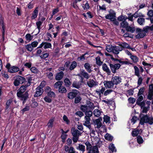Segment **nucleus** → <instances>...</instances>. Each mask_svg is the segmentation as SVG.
Returning a JSON list of instances; mask_svg holds the SVG:
<instances>
[{
    "instance_id": "23",
    "label": "nucleus",
    "mask_w": 153,
    "mask_h": 153,
    "mask_svg": "<svg viewBox=\"0 0 153 153\" xmlns=\"http://www.w3.org/2000/svg\"><path fill=\"white\" fill-rule=\"evenodd\" d=\"M64 85L67 88L69 87L71 84V82L70 80L67 78H65L64 81Z\"/></svg>"
},
{
    "instance_id": "10",
    "label": "nucleus",
    "mask_w": 153,
    "mask_h": 153,
    "mask_svg": "<svg viewBox=\"0 0 153 153\" xmlns=\"http://www.w3.org/2000/svg\"><path fill=\"white\" fill-rule=\"evenodd\" d=\"M109 66L112 72L113 73H115L116 72V70L120 68L121 65L119 63H117L113 64L111 63L109 64Z\"/></svg>"
},
{
    "instance_id": "30",
    "label": "nucleus",
    "mask_w": 153,
    "mask_h": 153,
    "mask_svg": "<svg viewBox=\"0 0 153 153\" xmlns=\"http://www.w3.org/2000/svg\"><path fill=\"white\" fill-rule=\"evenodd\" d=\"M130 57L134 63H136L139 61L138 58L135 55H132Z\"/></svg>"
},
{
    "instance_id": "46",
    "label": "nucleus",
    "mask_w": 153,
    "mask_h": 153,
    "mask_svg": "<svg viewBox=\"0 0 153 153\" xmlns=\"http://www.w3.org/2000/svg\"><path fill=\"white\" fill-rule=\"evenodd\" d=\"M96 63L99 66H100L102 63V62L101 61L100 57L97 56L96 58Z\"/></svg>"
},
{
    "instance_id": "18",
    "label": "nucleus",
    "mask_w": 153,
    "mask_h": 153,
    "mask_svg": "<svg viewBox=\"0 0 153 153\" xmlns=\"http://www.w3.org/2000/svg\"><path fill=\"white\" fill-rule=\"evenodd\" d=\"M71 133L73 136L79 137L81 135L80 132L77 129H75L74 128L71 129Z\"/></svg>"
},
{
    "instance_id": "5",
    "label": "nucleus",
    "mask_w": 153,
    "mask_h": 153,
    "mask_svg": "<svg viewBox=\"0 0 153 153\" xmlns=\"http://www.w3.org/2000/svg\"><path fill=\"white\" fill-rule=\"evenodd\" d=\"M25 81V79L24 77L18 76L16 77V79L14 82L13 84L15 86H18L20 84H22Z\"/></svg>"
},
{
    "instance_id": "48",
    "label": "nucleus",
    "mask_w": 153,
    "mask_h": 153,
    "mask_svg": "<svg viewBox=\"0 0 153 153\" xmlns=\"http://www.w3.org/2000/svg\"><path fill=\"white\" fill-rule=\"evenodd\" d=\"M51 47V43L47 42H44V48L47 49L50 48Z\"/></svg>"
},
{
    "instance_id": "44",
    "label": "nucleus",
    "mask_w": 153,
    "mask_h": 153,
    "mask_svg": "<svg viewBox=\"0 0 153 153\" xmlns=\"http://www.w3.org/2000/svg\"><path fill=\"white\" fill-rule=\"evenodd\" d=\"M127 19V17L125 15H121L118 17V20L120 21H126Z\"/></svg>"
},
{
    "instance_id": "62",
    "label": "nucleus",
    "mask_w": 153,
    "mask_h": 153,
    "mask_svg": "<svg viewBox=\"0 0 153 153\" xmlns=\"http://www.w3.org/2000/svg\"><path fill=\"white\" fill-rule=\"evenodd\" d=\"M47 76L50 79H53V74L51 72L47 73Z\"/></svg>"
},
{
    "instance_id": "2",
    "label": "nucleus",
    "mask_w": 153,
    "mask_h": 153,
    "mask_svg": "<svg viewBox=\"0 0 153 153\" xmlns=\"http://www.w3.org/2000/svg\"><path fill=\"white\" fill-rule=\"evenodd\" d=\"M143 113H140V124L143 125L144 123H148L150 125H152L153 124V117L152 116H149L147 115H144Z\"/></svg>"
},
{
    "instance_id": "3",
    "label": "nucleus",
    "mask_w": 153,
    "mask_h": 153,
    "mask_svg": "<svg viewBox=\"0 0 153 153\" xmlns=\"http://www.w3.org/2000/svg\"><path fill=\"white\" fill-rule=\"evenodd\" d=\"M148 28L146 26L143 29L139 28H137L136 32L137 34L135 36L136 38L138 39L142 38L146 36V33L149 31Z\"/></svg>"
},
{
    "instance_id": "35",
    "label": "nucleus",
    "mask_w": 153,
    "mask_h": 153,
    "mask_svg": "<svg viewBox=\"0 0 153 153\" xmlns=\"http://www.w3.org/2000/svg\"><path fill=\"white\" fill-rule=\"evenodd\" d=\"M145 19L141 17L138 18L137 20L138 23L141 25H144V24L145 22Z\"/></svg>"
},
{
    "instance_id": "8",
    "label": "nucleus",
    "mask_w": 153,
    "mask_h": 153,
    "mask_svg": "<svg viewBox=\"0 0 153 153\" xmlns=\"http://www.w3.org/2000/svg\"><path fill=\"white\" fill-rule=\"evenodd\" d=\"M109 12V13L105 16V18L106 19H110L111 21L116 17V13L114 10L111 9L110 10Z\"/></svg>"
},
{
    "instance_id": "40",
    "label": "nucleus",
    "mask_w": 153,
    "mask_h": 153,
    "mask_svg": "<svg viewBox=\"0 0 153 153\" xmlns=\"http://www.w3.org/2000/svg\"><path fill=\"white\" fill-rule=\"evenodd\" d=\"M95 124L97 125L96 127L98 128L101 127L102 125V123L99 119H97L96 120Z\"/></svg>"
},
{
    "instance_id": "32",
    "label": "nucleus",
    "mask_w": 153,
    "mask_h": 153,
    "mask_svg": "<svg viewBox=\"0 0 153 153\" xmlns=\"http://www.w3.org/2000/svg\"><path fill=\"white\" fill-rule=\"evenodd\" d=\"M59 92L61 94L65 93L67 92V90L65 87L63 86H62L58 89Z\"/></svg>"
},
{
    "instance_id": "55",
    "label": "nucleus",
    "mask_w": 153,
    "mask_h": 153,
    "mask_svg": "<svg viewBox=\"0 0 153 153\" xmlns=\"http://www.w3.org/2000/svg\"><path fill=\"white\" fill-rule=\"evenodd\" d=\"M82 7L84 10L88 9L89 8V5L88 1L85 4H83Z\"/></svg>"
},
{
    "instance_id": "50",
    "label": "nucleus",
    "mask_w": 153,
    "mask_h": 153,
    "mask_svg": "<svg viewBox=\"0 0 153 153\" xmlns=\"http://www.w3.org/2000/svg\"><path fill=\"white\" fill-rule=\"evenodd\" d=\"M110 118L107 115L104 116L103 117L104 122L106 123H110Z\"/></svg>"
},
{
    "instance_id": "34",
    "label": "nucleus",
    "mask_w": 153,
    "mask_h": 153,
    "mask_svg": "<svg viewBox=\"0 0 153 153\" xmlns=\"http://www.w3.org/2000/svg\"><path fill=\"white\" fill-rule=\"evenodd\" d=\"M113 47L114 46L112 45L111 44L107 45L105 47V49L108 52H112Z\"/></svg>"
},
{
    "instance_id": "13",
    "label": "nucleus",
    "mask_w": 153,
    "mask_h": 153,
    "mask_svg": "<svg viewBox=\"0 0 153 153\" xmlns=\"http://www.w3.org/2000/svg\"><path fill=\"white\" fill-rule=\"evenodd\" d=\"M65 151L67 153H76L75 149L72 146L69 147L68 146H65L64 147Z\"/></svg>"
},
{
    "instance_id": "52",
    "label": "nucleus",
    "mask_w": 153,
    "mask_h": 153,
    "mask_svg": "<svg viewBox=\"0 0 153 153\" xmlns=\"http://www.w3.org/2000/svg\"><path fill=\"white\" fill-rule=\"evenodd\" d=\"M25 38L27 40L31 41L33 38V36H31V35L29 33L27 34L25 36Z\"/></svg>"
},
{
    "instance_id": "54",
    "label": "nucleus",
    "mask_w": 153,
    "mask_h": 153,
    "mask_svg": "<svg viewBox=\"0 0 153 153\" xmlns=\"http://www.w3.org/2000/svg\"><path fill=\"white\" fill-rule=\"evenodd\" d=\"M42 24V22L41 21H39L36 23V25L37 27V28L39 30V32L40 31L41 29L40 26Z\"/></svg>"
},
{
    "instance_id": "1",
    "label": "nucleus",
    "mask_w": 153,
    "mask_h": 153,
    "mask_svg": "<svg viewBox=\"0 0 153 153\" xmlns=\"http://www.w3.org/2000/svg\"><path fill=\"white\" fill-rule=\"evenodd\" d=\"M26 89L25 86L22 85L21 86L19 90L17 91V97L20 98V99L23 101V103L24 104L28 97V94L27 92H25Z\"/></svg>"
},
{
    "instance_id": "37",
    "label": "nucleus",
    "mask_w": 153,
    "mask_h": 153,
    "mask_svg": "<svg viewBox=\"0 0 153 153\" xmlns=\"http://www.w3.org/2000/svg\"><path fill=\"white\" fill-rule=\"evenodd\" d=\"M109 150L111 151L112 152H116V149L113 144H110L109 145Z\"/></svg>"
},
{
    "instance_id": "26",
    "label": "nucleus",
    "mask_w": 153,
    "mask_h": 153,
    "mask_svg": "<svg viewBox=\"0 0 153 153\" xmlns=\"http://www.w3.org/2000/svg\"><path fill=\"white\" fill-rule=\"evenodd\" d=\"M84 66L85 69L88 73H91L92 71V70L91 69V67L89 63H85Z\"/></svg>"
},
{
    "instance_id": "29",
    "label": "nucleus",
    "mask_w": 153,
    "mask_h": 153,
    "mask_svg": "<svg viewBox=\"0 0 153 153\" xmlns=\"http://www.w3.org/2000/svg\"><path fill=\"white\" fill-rule=\"evenodd\" d=\"M63 82L61 81H58L56 82L54 85L53 87L55 88L58 89L62 85Z\"/></svg>"
},
{
    "instance_id": "16",
    "label": "nucleus",
    "mask_w": 153,
    "mask_h": 153,
    "mask_svg": "<svg viewBox=\"0 0 153 153\" xmlns=\"http://www.w3.org/2000/svg\"><path fill=\"white\" fill-rule=\"evenodd\" d=\"M36 92L34 94V97H38L41 95L43 92V89L42 88L39 86L36 89Z\"/></svg>"
},
{
    "instance_id": "22",
    "label": "nucleus",
    "mask_w": 153,
    "mask_h": 153,
    "mask_svg": "<svg viewBox=\"0 0 153 153\" xmlns=\"http://www.w3.org/2000/svg\"><path fill=\"white\" fill-rule=\"evenodd\" d=\"M19 70V68L16 66H13L8 68V71L11 73H15Z\"/></svg>"
},
{
    "instance_id": "58",
    "label": "nucleus",
    "mask_w": 153,
    "mask_h": 153,
    "mask_svg": "<svg viewBox=\"0 0 153 153\" xmlns=\"http://www.w3.org/2000/svg\"><path fill=\"white\" fill-rule=\"evenodd\" d=\"M137 141L138 143L141 144L143 142V140L141 136H139L137 137Z\"/></svg>"
},
{
    "instance_id": "14",
    "label": "nucleus",
    "mask_w": 153,
    "mask_h": 153,
    "mask_svg": "<svg viewBox=\"0 0 153 153\" xmlns=\"http://www.w3.org/2000/svg\"><path fill=\"white\" fill-rule=\"evenodd\" d=\"M138 96V97L136 100V103L137 105L140 106L141 108L142 106H143V105L144 104V101H142L143 99V98L142 95H139Z\"/></svg>"
},
{
    "instance_id": "43",
    "label": "nucleus",
    "mask_w": 153,
    "mask_h": 153,
    "mask_svg": "<svg viewBox=\"0 0 153 153\" xmlns=\"http://www.w3.org/2000/svg\"><path fill=\"white\" fill-rule=\"evenodd\" d=\"M122 27L126 28L128 26V23L126 21H123L120 24Z\"/></svg>"
},
{
    "instance_id": "20",
    "label": "nucleus",
    "mask_w": 153,
    "mask_h": 153,
    "mask_svg": "<svg viewBox=\"0 0 153 153\" xmlns=\"http://www.w3.org/2000/svg\"><path fill=\"white\" fill-rule=\"evenodd\" d=\"M64 74L62 71H60L57 73L55 76V79L57 80H60L63 77Z\"/></svg>"
},
{
    "instance_id": "15",
    "label": "nucleus",
    "mask_w": 153,
    "mask_h": 153,
    "mask_svg": "<svg viewBox=\"0 0 153 153\" xmlns=\"http://www.w3.org/2000/svg\"><path fill=\"white\" fill-rule=\"evenodd\" d=\"M88 86L90 88H92L98 85V83L93 79H89L87 82Z\"/></svg>"
},
{
    "instance_id": "59",
    "label": "nucleus",
    "mask_w": 153,
    "mask_h": 153,
    "mask_svg": "<svg viewBox=\"0 0 153 153\" xmlns=\"http://www.w3.org/2000/svg\"><path fill=\"white\" fill-rule=\"evenodd\" d=\"M85 116L90 118L92 116V112L91 111L89 110L85 113Z\"/></svg>"
},
{
    "instance_id": "47",
    "label": "nucleus",
    "mask_w": 153,
    "mask_h": 153,
    "mask_svg": "<svg viewBox=\"0 0 153 153\" xmlns=\"http://www.w3.org/2000/svg\"><path fill=\"white\" fill-rule=\"evenodd\" d=\"M145 90V88L143 87L141 88L139 91L137 96L142 95H143V93Z\"/></svg>"
},
{
    "instance_id": "39",
    "label": "nucleus",
    "mask_w": 153,
    "mask_h": 153,
    "mask_svg": "<svg viewBox=\"0 0 153 153\" xmlns=\"http://www.w3.org/2000/svg\"><path fill=\"white\" fill-rule=\"evenodd\" d=\"M134 70L135 75L138 77H139L140 76L139 69L137 66H134Z\"/></svg>"
},
{
    "instance_id": "19",
    "label": "nucleus",
    "mask_w": 153,
    "mask_h": 153,
    "mask_svg": "<svg viewBox=\"0 0 153 153\" xmlns=\"http://www.w3.org/2000/svg\"><path fill=\"white\" fill-rule=\"evenodd\" d=\"M102 69L103 71L106 73L108 75H109L111 73V71L105 63L103 64Z\"/></svg>"
},
{
    "instance_id": "61",
    "label": "nucleus",
    "mask_w": 153,
    "mask_h": 153,
    "mask_svg": "<svg viewBox=\"0 0 153 153\" xmlns=\"http://www.w3.org/2000/svg\"><path fill=\"white\" fill-rule=\"evenodd\" d=\"M147 15L149 18L152 17L153 16V10H148Z\"/></svg>"
},
{
    "instance_id": "4",
    "label": "nucleus",
    "mask_w": 153,
    "mask_h": 153,
    "mask_svg": "<svg viewBox=\"0 0 153 153\" xmlns=\"http://www.w3.org/2000/svg\"><path fill=\"white\" fill-rule=\"evenodd\" d=\"M151 102L149 101H147L146 102V103L147 105V106H146L145 102H144V104L143 106H142L140 111L141 113H145L146 114L147 111L149 110L150 106L151 104Z\"/></svg>"
},
{
    "instance_id": "31",
    "label": "nucleus",
    "mask_w": 153,
    "mask_h": 153,
    "mask_svg": "<svg viewBox=\"0 0 153 153\" xmlns=\"http://www.w3.org/2000/svg\"><path fill=\"white\" fill-rule=\"evenodd\" d=\"M102 112L101 110H99L97 109H95L93 112V114L96 117H99Z\"/></svg>"
},
{
    "instance_id": "60",
    "label": "nucleus",
    "mask_w": 153,
    "mask_h": 153,
    "mask_svg": "<svg viewBox=\"0 0 153 153\" xmlns=\"http://www.w3.org/2000/svg\"><path fill=\"white\" fill-rule=\"evenodd\" d=\"M49 53H43L40 56L41 59H45L49 56Z\"/></svg>"
},
{
    "instance_id": "51",
    "label": "nucleus",
    "mask_w": 153,
    "mask_h": 153,
    "mask_svg": "<svg viewBox=\"0 0 153 153\" xmlns=\"http://www.w3.org/2000/svg\"><path fill=\"white\" fill-rule=\"evenodd\" d=\"M85 144L86 146V149L88 150H90V149H91L92 148V146L91 144L88 141L86 142Z\"/></svg>"
},
{
    "instance_id": "57",
    "label": "nucleus",
    "mask_w": 153,
    "mask_h": 153,
    "mask_svg": "<svg viewBox=\"0 0 153 153\" xmlns=\"http://www.w3.org/2000/svg\"><path fill=\"white\" fill-rule=\"evenodd\" d=\"M30 108L29 106H26L25 108L21 111L20 112L23 114L25 111H28L30 110Z\"/></svg>"
},
{
    "instance_id": "63",
    "label": "nucleus",
    "mask_w": 153,
    "mask_h": 153,
    "mask_svg": "<svg viewBox=\"0 0 153 153\" xmlns=\"http://www.w3.org/2000/svg\"><path fill=\"white\" fill-rule=\"evenodd\" d=\"M137 119L138 118L137 117L133 116L132 117L130 120L131 121V123H132L133 124L135 123L137 121Z\"/></svg>"
},
{
    "instance_id": "38",
    "label": "nucleus",
    "mask_w": 153,
    "mask_h": 153,
    "mask_svg": "<svg viewBox=\"0 0 153 153\" xmlns=\"http://www.w3.org/2000/svg\"><path fill=\"white\" fill-rule=\"evenodd\" d=\"M122 48H130L129 45L126 42H123L120 43L119 45Z\"/></svg>"
},
{
    "instance_id": "36",
    "label": "nucleus",
    "mask_w": 153,
    "mask_h": 153,
    "mask_svg": "<svg viewBox=\"0 0 153 153\" xmlns=\"http://www.w3.org/2000/svg\"><path fill=\"white\" fill-rule=\"evenodd\" d=\"M77 63L75 61L72 62L70 65L69 69L71 71L74 69L76 66Z\"/></svg>"
},
{
    "instance_id": "27",
    "label": "nucleus",
    "mask_w": 153,
    "mask_h": 153,
    "mask_svg": "<svg viewBox=\"0 0 153 153\" xmlns=\"http://www.w3.org/2000/svg\"><path fill=\"white\" fill-rule=\"evenodd\" d=\"M72 85L73 87L78 89L80 88L81 84L79 82L75 81L73 82Z\"/></svg>"
},
{
    "instance_id": "6",
    "label": "nucleus",
    "mask_w": 153,
    "mask_h": 153,
    "mask_svg": "<svg viewBox=\"0 0 153 153\" xmlns=\"http://www.w3.org/2000/svg\"><path fill=\"white\" fill-rule=\"evenodd\" d=\"M104 85L106 88H109L112 89L111 90L114 89L116 88V85L111 81H105L104 82Z\"/></svg>"
},
{
    "instance_id": "12",
    "label": "nucleus",
    "mask_w": 153,
    "mask_h": 153,
    "mask_svg": "<svg viewBox=\"0 0 153 153\" xmlns=\"http://www.w3.org/2000/svg\"><path fill=\"white\" fill-rule=\"evenodd\" d=\"M112 81L115 85H117L121 82L122 79L120 76H114L111 79Z\"/></svg>"
},
{
    "instance_id": "64",
    "label": "nucleus",
    "mask_w": 153,
    "mask_h": 153,
    "mask_svg": "<svg viewBox=\"0 0 153 153\" xmlns=\"http://www.w3.org/2000/svg\"><path fill=\"white\" fill-rule=\"evenodd\" d=\"M153 96V92H148V94L147 96V99L150 100H151Z\"/></svg>"
},
{
    "instance_id": "17",
    "label": "nucleus",
    "mask_w": 153,
    "mask_h": 153,
    "mask_svg": "<svg viewBox=\"0 0 153 153\" xmlns=\"http://www.w3.org/2000/svg\"><path fill=\"white\" fill-rule=\"evenodd\" d=\"M122 50V48L120 46H114L112 52L114 54H118L119 53L120 51Z\"/></svg>"
},
{
    "instance_id": "45",
    "label": "nucleus",
    "mask_w": 153,
    "mask_h": 153,
    "mask_svg": "<svg viewBox=\"0 0 153 153\" xmlns=\"http://www.w3.org/2000/svg\"><path fill=\"white\" fill-rule=\"evenodd\" d=\"M91 119L89 117H88L87 116H85V121L83 123V125L89 124L91 123H90Z\"/></svg>"
},
{
    "instance_id": "42",
    "label": "nucleus",
    "mask_w": 153,
    "mask_h": 153,
    "mask_svg": "<svg viewBox=\"0 0 153 153\" xmlns=\"http://www.w3.org/2000/svg\"><path fill=\"white\" fill-rule=\"evenodd\" d=\"M126 29L127 31L130 32L131 33H133L135 30V28L134 27H131L130 26L126 27Z\"/></svg>"
},
{
    "instance_id": "24",
    "label": "nucleus",
    "mask_w": 153,
    "mask_h": 153,
    "mask_svg": "<svg viewBox=\"0 0 153 153\" xmlns=\"http://www.w3.org/2000/svg\"><path fill=\"white\" fill-rule=\"evenodd\" d=\"M142 132V130L141 129L138 130L135 129L132 132V134L133 137H136L139 134H141Z\"/></svg>"
},
{
    "instance_id": "11",
    "label": "nucleus",
    "mask_w": 153,
    "mask_h": 153,
    "mask_svg": "<svg viewBox=\"0 0 153 153\" xmlns=\"http://www.w3.org/2000/svg\"><path fill=\"white\" fill-rule=\"evenodd\" d=\"M78 92L77 90L74 89L73 91L70 92L68 94V98L70 99H73L77 96Z\"/></svg>"
},
{
    "instance_id": "28",
    "label": "nucleus",
    "mask_w": 153,
    "mask_h": 153,
    "mask_svg": "<svg viewBox=\"0 0 153 153\" xmlns=\"http://www.w3.org/2000/svg\"><path fill=\"white\" fill-rule=\"evenodd\" d=\"M76 149L78 150L82 151L83 153L85 150V146L80 144H79L78 146L76 147Z\"/></svg>"
},
{
    "instance_id": "21",
    "label": "nucleus",
    "mask_w": 153,
    "mask_h": 153,
    "mask_svg": "<svg viewBox=\"0 0 153 153\" xmlns=\"http://www.w3.org/2000/svg\"><path fill=\"white\" fill-rule=\"evenodd\" d=\"M88 153H99V151L97 146H93L91 149H90Z\"/></svg>"
},
{
    "instance_id": "56",
    "label": "nucleus",
    "mask_w": 153,
    "mask_h": 153,
    "mask_svg": "<svg viewBox=\"0 0 153 153\" xmlns=\"http://www.w3.org/2000/svg\"><path fill=\"white\" fill-rule=\"evenodd\" d=\"M26 48L27 49V50L29 51H31L33 50V48L32 45L30 44H28L26 46Z\"/></svg>"
},
{
    "instance_id": "25",
    "label": "nucleus",
    "mask_w": 153,
    "mask_h": 153,
    "mask_svg": "<svg viewBox=\"0 0 153 153\" xmlns=\"http://www.w3.org/2000/svg\"><path fill=\"white\" fill-rule=\"evenodd\" d=\"M38 7H36L32 14V16L31 17V19H34L36 18L38 16Z\"/></svg>"
},
{
    "instance_id": "49",
    "label": "nucleus",
    "mask_w": 153,
    "mask_h": 153,
    "mask_svg": "<svg viewBox=\"0 0 153 153\" xmlns=\"http://www.w3.org/2000/svg\"><path fill=\"white\" fill-rule=\"evenodd\" d=\"M63 119L64 121L67 124H69L70 123V121L68 120L67 116L65 115H64L63 117Z\"/></svg>"
},
{
    "instance_id": "7",
    "label": "nucleus",
    "mask_w": 153,
    "mask_h": 153,
    "mask_svg": "<svg viewBox=\"0 0 153 153\" xmlns=\"http://www.w3.org/2000/svg\"><path fill=\"white\" fill-rule=\"evenodd\" d=\"M88 105L87 106L85 105H82L81 106V109L84 112H86L89 110V108H93L94 105L93 103L90 102H89L88 103Z\"/></svg>"
},
{
    "instance_id": "53",
    "label": "nucleus",
    "mask_w": 153,
    "mask_h": 153,
    "mask_svg": "<svg viewBox=\"0 0 153 153\" xmlns=\"http://www.w3.org/2000/svg\"><path fill=\"white\" fill-rule=\"evenodd\" d=\"M105 137L106 139L109 141H111L113 138L112 136L108 134H106L105 135Z\"/></svg>"
},
{
    "instance_id": "33",
    "label": "nucleus",
    "mask_w": 153,
    "mask_h": 153,
    "mask_svg": "<svg viewBox=\"0 0 153 153\" xmlns=\"http://www.w3.org/2000/svg\"><path fill=\"white\" fill-rule=\"evenodd\" d=\"M134 17L135 18L138 17H145V16L140 12L138 13V11L135 12L133 14Z\"/></svg>"
},
{
    "instance_id": "41",
    "label": "nucleus",
    "mask_w": 153,
    "mask_h": 153,
    "mask_svg": "<svg viewBox=\"0 0 153 153\" xmlns=\"http://www.w3.org/2000/svg\"><path fill=\"white\" fill-rule=\"evenodd\" d=\"M54 118L50 119L48 124V128H51L53 126V123L54 121Z\"/></svg>"
},
{
    "instance_id": "9",
    "label": "nucleus",
    "mask_w": 153,
    "mask_h": 153,
    "mask_svg": "<svg viewBox=\"0 0 153 153\" xmlns=\"http://www.w3.org/2000/svg\"><path fill=\"white\" fill-rule=\"evenodd\" d=\"M78 76L81 78L82 80H83V78L88 79L90 77L88 74L83 69L81 70L80 73L78 74Z\"/></svg>"
}]
</instances>
